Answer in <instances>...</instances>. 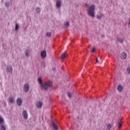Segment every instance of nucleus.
<instances>
[{"mask_svg":"<svg viewBox=\"0 0 130 130\" xmlns=\"http://www.w3.org/2000/svg\"><path fill=\"white\" fill-rule=\"evenodd\" d=\"M38 82L40 84L42 88H44V90H47L48 88H51V87H52V82L50 81H48L43 84L42 83V79H41V77L38 78Z\"/></svg>","mask_w":130,"mask_h":130,"instance_id":"1","label":"nucleus"},{"mask_svg":"<svg viewBox=\"0 0 130 130\" xmlns=\"http://www.w3.org/2000/svg\"><path fill=\"white\" fill-rule=\"evenodd\" d=\"M95 6L91 5L89 7V9L88 10V15L92 17V18H94L95 17Z\"/></svg>","mask_w":130,"mask_h":130,"instance_id":"2","label":"nucleus"},{"mask_svg":"<svg viewBox=\"0 0 130 130\" xmlns=\"http://www.w3.org/2000/svg\"><path fill=\"white\" fill-rule=\"evenodd\" d=\"M23 90L25 91V92H28V91H29V84L27 83L24 84Z\"/></svg>","mask_w":130,"mask_h":130,"instance_id":"3","label":"nucleus"},{"mask_svg":"<svg viewBox=\"0 0 130 130\" xmlns=\"http://www.w3.org/2000/svg\"><path fill=\"white\" fill-rule=\"evenodd\" d=\"M41 55L42 58H45L46 57V51L45 50L42 51Z\"/></svg>","mask_w":130,"mask_h":130,"instance_id":"4","label":"nucleus"},{"mask_svg":"<svg viewBox=\"0 0 130 130\" xmlns=\"http://www.w3.org/2000/svg\"><path fill=\"white\" fill-rule=\"evenodd\" d=\"M22 115L24 119H27V118H28V114H27V111H23Z\"/></svg>","mask_w":130,"mask_h":130,"instance_id":"5","label":"nucleus"},{"mask_svg":"<svg viewBox=\"0 0 130 130\" xmlns=\"http://www.w3.org/2000/svg\"><path fill=\"white\" fill-rule=\"evenodd\" d=\"M121 59H125L126 58V53L125 52H122L121 55Z\"/></svg>","mask_w":130,"mask_h":130,"instance_id":"6","label":"nucleus"},{"mask_svg":"<svg viewBox=\"0 0 130 130\" xmlns=\"http://www.w3.org/2000/svg\"><path fill=\"white\" fill-rule=\"evenodd\" d=\"M5 124V120L2 116H0V125H3Z\"/></svg>","mask_w":130,"mask_h":130,"instance_id":"7","label":"nucleus"},{"mask_svg":"<svg viewBox=\"0 0 130 130\" xmlns=\"http://www.w3.org/2000/svg\"><path fill=\"white\" fill-rule=\"evenodd\" d=\"M37 107L38 108H41L42 107V103L40 102H39L37 103Z\"/></svg>","mask_w":130,"mask_h":130,"instance_id":"8","label":"nucleus"},{"mask_svg":"<svg viewBox=\"0 0 130 130\" xmlns=\"http://www.w3.org/2000/svg\"><path fill=\"white\" fill-rule=\"evenodd\" d=\"M61 4V1L58 0L56 3V7L57 8H59L60 7V5Z\"/></svg>","mask_w":130,"mask_h":130,"instance_id":"9","label":"nucleus"},{"mask_svg":"<svg viewBox=\"0 0 130 130\" xmlns=\"http://www.w3.org/2000/svg\"><path fill=\"white\" fill-rule=\"evenodd\" d=\"M22 99H18L17 100V104H18V105H21V104H22Z\"/></svg>","mask_w":130,"mask_h":130,"instance_id":"10","label":"nucleus"},{"mask_svg":"<svg viewBox=\"0 0 130 130\" xmlns=\"http://www.w3.org/2000/svg\"><path fill=\"white\" fill-rule=\"evenodd\" d=\"M122 89H123V88L122 87V86H121V85H119L117 87V90L119 92H121V91H122Z\"/></svg>","mask_w":130,"mask_h":130,"instance_id":"11","label":"nucleus"},{"mask_svg":"<svg viewBox=\"0 0 130 130\" xmlns=\"http://www.w3.org/2000/svg\"><path fill=\"white\" fill-rule=\"evenodd\" d=\"M7 71L12 73V72L13 71V68H12V66L7 67Z\"/></svg>","mask_w":130,"mask_h":130,"instance_id":"12","label":"nucleus"},{"mask_svg":"<svg viewBox=\"0 0 130 130\" xmlns=\"http://www.w3.org/2000/svg\"><path fill=\"white\" fill-rule=\"evenodd\" d=\"M52 125H53V126L54 129L57 130V128H57V125H56V124L54 123V122H53V121H52Z\"/></svg>","mask_w":130,"mask_h":130,"instance_id":"13","label":"nucleus"},{"mask_svg":"<svg viewBox=\"0 0 130 130\" xmlns=\"http://www.w3.org/2000/svg\"><path fill=\"white\" fill-rule=\"evenodd\" d=\"M66 57H67V55L66 54V53H63V54H62L61 56V59H64Z\"/></svg>","mask_w":130,"mask_h":130,"instance_id":"14","label":"nucleus"},{"mask_svg":"<svg viewBox=\"0 0 130 130\" xmlns=\"http://www.w3.org/2000/svg\"><path fill=\"white\" fill-rule=\"evenodd\" d=\"M0 126H1L0 130H7L6 129V126H5V125H0Z\"/></svg>","mask_w":130,"mask_h":130,"instance_id":"15","label":"nucleus"},{"mask_svg":"<svg viewBox=\"0 0 130 130\" xmlns=\"http://www.w3.org/2000/svg\"><path fill=\"white\" fill-rule=\"evenodd\" d=\"M10 103H14V102H15V100H14V99L12 97H11L10 98Z\"/></svg>","mask_w":130,"mask_h":130,"instance_id":"16","label":"nucleus"},{"mask_svg":"<svg viewBox=\"0 0 130 130\" xmlns=\"http://www.w3.org/2000/svg\"><path fill=\"white\" fill-rule=\"evenodd\" d=\"M112 127V126L111 125V124H109L108 125V126H107V129L108 130H110Z\"/></svg>","mask_w":130,"mask_h":130,"instance_id":"17","label":"nucleus"},{"mask_svg":"<svg viewBox=\"0 0 130 130\" xmlns=\"http://www.w3.org/2000/svg\"><path fill=\"white\" fill-rule=\"evenodd\" d=\"M64 26L66 27H69L70 26V22H67L66 23H64Z\"/></svg>","mask_w":130,"mask_h":130,"instance_id":"18","label":"nucleus"},{"mask_svg":"<svg viewBox=\"0 0 130 130\" xmlns=\"http://www.w3.org/2000/svg\"><path fill=\"white\" fill-rule=\"evenodd\" d=\"M25 56H29V51H28V50L25 51Z\"/></svg>","mask_w":130,"mask_h":130,"instance_id":"19","label":"nucleus"},{"mask_svg":"<svg viewBox=\"0 0 130 130\" xmlns=\"http://www.w3.org/2000/svg\"><path fill=\"white\" fill-rule=\"evenodd\" d=\"M118 127H121L122 125V122L121 121H120L119 122V124H118Z\"/></svg>","mask_w":130,"mask_h":130,"instance_id":"20","label":"nucleus"},{"mask_svg":"<svg viewBox=\"0 0 130 130\" xmlns=\"http://www.w3.org/2000/svg\"><path fill=\"white\" fill-rule=\"evenodd\" d=\"M46 36H47V37H50V36H51V32H47Z\"/></svg>","mask_w":130,"mask_h":130,"instance_id":"21","label":"nucleus"},{"mask_svg":"<svg viewBox=\"0 0 130 130\" xmlns=\"http://www.w3.org/2000/svg\"><path fill=\"white\" fill-rule=\"evenodd\" d=\"M118 41L120 42V43H122V42H123V39H118Z\"/></svg>","mask_w":130,"mask_h":130,"instance_id":"22","label":"nucleus"},{"mask_svg":"<svg viewBox=\"0 0 130 130\" xmlns=\"http://www.w3.org/2000/svg\"><path fill=\"white\" fill-rule=\"evenodd\" d=\"M96 62H99V63H102V60H101V61H99V60H98V58H96Z\"/></svg>","mask_w":130,"mask_h":130,"instance_id":"23","label":"nucleus"},{"mask_svg":"<svg viewBox=\"0 0 130 130\" xmlns=\"http://www.w3.org/2000/svg\"><path fill=\"white\" fill-rule=\"evenodd\" d=\"M18 29H19V25H18V24H16L15 26V30H17Z\"/></svg>","mask_w":130,"mask_h":130,"instance_id":"24","label":"nucleus"},{"mask_svg":"<svg viewBox=\"0 0 130 130\" xmlns=\"http://www.w3.org/2000/svg\"><path fill=\"white\" fill-rule=\"evenodd\" d=\"M36 11H37V12H38V13H40L41 9H40V8H37L36 9Z\"/></svg>","mask_w":130,"mask_h":130,"instance_id":"25","label":"nucleus"},{"mask_svg":"<svg viewBox=\"0 0 130 130\" xmlns=\"http://www.w3.org/2000/svg\"><path fill=\"white\" fill-rule=\"evenodd\" d=\"M127 72L128 74H130V67H128L127 69Z\"/></svg>","mask_w":130,"mask_h":130,"instance_id":"26","label":"nucleus"},{"mask_svg":"<svg viewBox=\"0 0 130 130\" xmlns=\"http://www.w3.org/2000/svg\"><path fill=\"white\" fill-rule=\"evenodd\" d=\"M68 97H69L70 98H71L72 97V95L71 94V93L69 92L68 93Z\"/></svg>","mask_w":130,"mask_h":130,"instance_id":"27","label":"nucleus"},{"mask_svg":"<svg viewBox=\"0 0 130 130\" xmlns=\"http://www.w3.org/2000/svg\"><path fill=\"white\" fill-rule=\"evenodd\" d=\"M95 48H93L91 50V52H95Z\"/></svg>","mask_w":130,"mask_h":130,"instance_id":"28","label":"nucleus"},{"mask_svg":"<svg viewBox=\"0 0 130 130\" xmlns=\"http://www.w3.org/2000/svg\"><path fill=\"white\" fill-rule=\"evenodd\" d=\"M96 17H97L98 19H100L101 18L102 16L101 15H100V16L97 15Z\"/></svg>","mask_w":130,"mask_h":130,"instance_id":"29","label":"nucleus"},{"mask_svg":"<svg viewBox=\"0 0 130 130\" xmlns=\"http://www.w3.org/2000/svg\"><path fill=\"white\" fill-rule=\"evenodd\" d=\"M5 6H6V7H9V3H6L5 4Z\"/></svg>","mask_w":130,"mask_h":130,"instance_id":"30","label":"nucleus"},{"mask_svg":"<svg viewBox=\"0 0 130 130\" xmlns=\"http://www.w3.org/2000/svg\"><path fill=\"white\" fill-rule=\"evenodd\" d=\"M53 71H55V68H53Z\"/></svg>","mask_w":130,"mask_h":130,"instance_id":"31","label":"nucleus"}]
</instances>
